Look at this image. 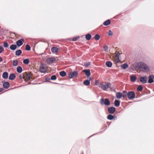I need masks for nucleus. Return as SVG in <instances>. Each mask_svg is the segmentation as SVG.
I'll use <instances>...</instances> for the list:
<instances>
[{"instance_id": "obj_24", "label": "nucleus", "mask_w": 154, "mask_h": 154, "mask_svg": "<svg viewBox=\"0 0 154 154\" xmlns=\"http://www.w3.org/2000/svg\"><path fill=\"white\" fill-rule=\"evenodd\" d=\"M17 48V46L15 45H11L10 47V48L12 50H14Z\"/></svg>"}, {"instance_id": "obj_17", "label": "nucleus", "mask_w": 154, "mask_h": 154, "mask_svg": "<svg viewBox=\"0 0 154 154\" xmlns=\"http://www.w3.org/2000/svg\"><path fill=\"white\" fill-rule=\"evenodd\" d=\"M58 48L56 47H52L51 48V51L53 53L57 52L58 51Z\"/></svg>"}, {"instance_id": "obj_44", "label": "nucleus", "mask_w": 154, "mask_h": 154, "mask_svg": "<svg viewBox=\"0 0 154 154\" xmlns=\"http://www.w3.org/2000/svg\"><path fill=\"white\" fill-rule=\"evenodd\" d=\"M19 78L20 79H24L25 77L23 76V75H20L19 76Z\"/></svg>"}, {"instance_id": "obj_40", "label": "nucleus", "mask_w": 154, "mask_h": 154, "mask_svg": "<svg viewBox=\"0 0 154 154\" xmlns=\"http://www.w3.org/2000/svg\"><path fill=\"white\" fill-rule=\"evenodd\" d=\"M90 62H85L84 63V65L85 66L87 67L90 65Z\"/></svg>"}, {"instance_id": "obj_2", "label": "nucleus", "mask_w": 154, "mask_h": 154, "mask_svg": "<svg viewBox=\"0 0 154 154\" xmlns=\"http://www.w3.org/2000/svg\"><path fill=\"white\" fill-rule=\"evenodd\" d=\"M137 65L140 68H142L146 70H149V67L143 62H138L137 63Z\"/></svg>"}, {"instance_id": "obj_12", "label": "nucleus", "mask_w": 154, "mask_h": 154, "mask_svg": "<svg viewBox=\"0 0 154 154\" xmlns=\"http://www.w3.org/2000/svg\"><path fill=\"white\" fill-rule=\"evenodd\" d=\"M3 86L5 88L8 89L10 86V84L8 82H4L3 84Z\"/></svg>"}, {"instance_id": "obj_51", "label": "nucleus", "mask_w": 154, "mask_h": 154, "mask_svg": "<svg viewBox=\"0 0 154 154\" xmlns=\"http://www.w3.org/2000/svg\"><path fill=\"white\" fill-rule=\"evenodd\" d=\"M95 134H93V135H91V136H90L89 137H91L93 135Z\"/></svg>"}, {"instance_id": "obj_26", "label": "nucleus", "mask_w": 154, "mask_h": 154, "mask_svg": "<svg viewBox=\"0 0 154 154\" xmlns=\"http://www.w3.org/2000/svg\"><path fill=\"white\" fill-rule=\"evenodd\" d=\"M114 118V116L112 115V114H110L108 115L107 116V119L109 120H112Z\"/></svg>"}, {"instance_id": "obj_39", "label": "nucleus", "mask_w": 154, "mask_h": 154, "mask_svg": "<svg viewBox=\"0 0 154 154\" xmlns=\"http://www.w3.org/2000/svg\"><path fill=\"white\" fill-rule=\"evenodd\" d=\"M79 38V36H77L76 37H74L72 38V40L73 41H76L77 39H78Z\"/></svg>"}, {"instance_id": "obj_32", "label": "nucleus", "mask_w": 154, "mask_h": 154, "mask_svg": "<svg viewBox=\"0 0 154 154\" xmlns=\"http://www.w3.org/2000/svg\"><path fill=\"white\" fill-rule=\"evenodd\" d=\"M143 88L141 85H138L137 88V90L138 91H141L143 89Z\"/></svg>"}, {"instance_id": "obj_29", "label": "nucleus", "mask_w": 154, "mask_h": 154, "mask_svg": "<svg viewBox=\"0 0 154 154\" xmlns=\"http://www.w3.org/2000/svg\"><path fill=\"white\" fill-rule=\"evenodd\" d=\"M128 66V64L126 63H125L123 64H122L121 66V68L123 69H125L127 68Z\"/></svg>"}, {"instance_id": "obj_18", "label": "nucleus", "mask_w": 154, "mask_h": 154, "mask_svg": "<svg viewBox=\"0 0 154 154\" xmlns=\"http://www.w3.org/2000/svg\"><path fill=\"white\" fill-rule=\"evenodd\" d=\"M8 73L7 72H5L3 73L2 76V78L4 79H7L8 78Z\"/></svg>"}, {"instance_id": "obj_6", "label": "nucleus", "mask_w": 154, "mask_h": 154, "mask_svg": "<svg viewBox=\"0 0 154 154\" xmlns=\"http://www.w3.org/2000/svg\"><path fill=\"white\" fill-rule=\"evenodd\" d=\"M139 79L140 82L144 84L147 82L148 78L146 76H143L140 77L139 78Z\"/></svg>"}, {"instance_id": "obj_7", "label": "nucleus", "mask_w": 154, "mask_h": 154, "mask_svg": "<svg viewBox=\"0 0 154 154\" xmlns=\"http://www.w3.org/2000/svg\"><path fill=\"white\" fill-rule=\"evenodd\" d=\"M56 60V59L54 57H49L46 59V63L48 64L53 63Z\"/></svg>"}, {"instance_id": "obj_30", "label": "nucleus", "mask_w": 154, "mask_h": 154, "mask_svg": "<svg viewBox=\"0 0 154 154\" xmlns=\"http://www.w3.org/2000/svg\"><path fill=\"white\" fill-rule=\"evenodd\" d=\"M106 65L108 67H110L112 65V63L111 61H107L106 63Z\"/></svg>"}, {"instance_id": "obj_33", "label": "nucleus", "mask_w": 154, "mask_h": 154, "mask_svg": "<svg viewBox=\"0 0 154 154\" xmlns=\"http://www.w3.org/2000/svg\"><path fill=\"white\" fill-rule=\"evenodd\" d=\"M127 91H123L122 96V97L123 98H125L127 97Z\"/></svg>"}, {"instance_id": "obj_35", "label": "nucleus", "mask_w": 154, "mask_h": 154, "mask_svg": "<svg viewBox=\"0 0 154 154\" xmlns=\"http://www.w3.org/2000/svg\"><path fill=\"white\" fill-rule=\"evenodd\" d=\"M26 49L25 50H26V51H30L31 50V47L30 46L28 45V44H27L26 45Z\"/></svg>"}, {"instance_id": "obj_22", "label": "nucleus", "mask_w": 154, "mask_h": 154, "mask_svg": "<svg viewBox=\"0 0 154 154\" xmlns=\"http://www.w3.org/2000/svg\"><path fill=\"white\" fill-rule=\"evenodd\" d=\"M120 104V101L118 100H115L114 101V104L116 106H119Z\"/></svg>"}, {"instance_id": "obj_43", "label": "nucleus", "mask_w": 154, "mask_h": 154, "mask_svg": "<svg viewBox=\"0 0 154 154\" xmlns=\"http://www.w3.org/2000/svg\"><path fill=\"white\" fill-rule=\"evenodd\" d=\"M108 35L109 36H111L113 35L112 32L110 30H109Z\"/></svg>"}, {"instance_id": "obj_25", "label": "nucleus", "mask_w": 154, "mask_h": 154, "mask_svg": "<svg viewBox=\"0 0 154 154\" xmlns=\"http://www.w3.org/2000/svg\"><path fill=\"white\" fill-rule=\"evenodd\" d=\"M17 71L19 73H21L23 71V69L21 66H18L17 68Z\"/></svg>"}, {"instance_id": "obj_36", "label": "nucleus", "mask_w": 154, "mask_h": 154, "mask_svg": "<svg viewBox=\"0 0 154 154\" xmlns=\"http://www.w3.org/2000/svg\"><path fill=\"white\" fill-rule=\"evenodd\" d=\"M18 60H14L13 62V65L14 66H16L17 65Z\"/></svg>"}, {"instance_id": "obj_10", "label": "nucleus", "mask_w": 154, "mask_h": 154, "mask_svg": "<svg viewBox=\"0 0 154 154\" xmlns=\"http://www.w3.org/2000/svg\"><path fill=\"white\" fill-rule=\"evenodd\" d=\"M148 82L151 83L154 82V76L153 75H149L148 76Z\"/></svg>"}, {"instance_id": "obj_15", "label": "nucleus", "mask_w": 154, "mask_h": 154, "mask_svg": "<svg viewBox=\"0 0 154 154\" xmlns=\"http://www.w3.org/2000/svg\"><path fill=\"white\" fill-rule=\"evenodd\" d=\"M26 79L28 80H30L31 79H32V77L31 76V74L29 73L26 72Z\"/></svg>"}, {"instance_id": "obj_38", "label": "nucleus", "mask_w": 154, "mask_h": 154, "mask_svg": "<svg viewBox=\"0 0 154 154\" xmlns=\"http://www.w3.org/2000/svg\"><path fill=\"white\" fill-rule=\"evenodd\" d=\"M3 46L4 48H7L8 46V45L6 42H5L3 43Z\"/></svg>"}, {"instance_id": "obj_52", "label": "nucleus", "mask_w": 154, "mask_h": 154, "mask_svg": "<svg viewBox=\"0 0 154 154\" xmlns=\"http://www.w3.org/2000/svg\"><path fill=\"white\" fill-rule=\"evenodd\" d=\"M34 84V83H33L32 84L33 85H34V84Z\"/></svg>"}, {"instance_id": "obj_49", "label": "nucleus", "mask_w": 154, "mask_h": 154, "mask_svg": "<svg viewBox=\"0 0 154 154\" xmlns=\"http://www.w3.org/2000/svg\"><path fill=\"white\" fill-rule=\"evenodd\" d=\"M3 61V59L2 58L0 57V62H2Z\"/></svg>"}, {"instance_id": "obj_3", "label": "nucleus", "mask_w": 154, "mask_h": 154, "mask_svg": "<svg viewBox=\"0 0 154 154\" xmlns=\"http://www.w3.org/2000/svg\"><path fill=\"white\" fill-rule=\"evenodd\" d=\"M100 103L101 105L104 104L105 105L108 106L110 104V101L107 98L104 99L102 98L100 100Z\"/></svg>"}, {"instance_id": "obj_13", "label": "nucleus", "mask_w": 154, "mask_h": 154, "mask_svg": "<svg viewBox=\"0 0 154 154\" xmlns=\"http://www.w3.org/2000/svg\"><path fill=\"white\" fill-rule=\"evenodd\" d=\"M91 80V78H89V80H86L83 82L84 84L86 86H88L90 84V80Z\"/></svg>"}, {"instance_id": "obj_11", "label": "nucleus", "mask_w": 154, "mask_h": 154, "mask_svg": "<svg viewBox=\"0 0 154 154\" xmlns=\"http://www.w3.org/2000/svg\"><path fill=\"white\" fill-rule=\"evenodd\" d=\"M83 71L85 72V75L87 77H89L91 74L90 69H84Z\"/></svg>"}, {"instance_id": "obj_48", "label": "nucleus", "mask_w": 154, "mask_h": 154, "mask_svg": "<svg viewBox=\"0 0 154 154\" xmlns=\"http://www.w3.org/2000/svg\"><path fill=\"white\" fill-rule=\"evenodd\" d=\"M4 90V88H0V92L1 91H2Z\"/></svg>"}, {"instance_id": "obj_41", "label": "nucleus", "mask_w": 154, "mask_h": 154, "mask_svg": "<svg viewBox=\"0 0 154 154\" xmlns=\"http://www.w3.org/2000/svg\"><path fill=\"white\" fill-rule=\"evenodd\" d=\"M4 49L3 48V47L0 45V53H1L2 52L4 51Z\"/></svg>"}, {"instance_id": "obj_37", "label": "nucleus", "mask_w": 154, "mask_h": 154, "mask_svg": "<svg viewBox=\"0 0 154 154\" xmlns=\"http://www.w3.org/2000/svg\"><path fill=\"white\" fill-rule=\"evenodd\" d=\"M50 78L51 80H55L57 79V76L55 75H53Z\"/></svg>"}, {"instance_id": "obj_5", "label": "nucleus", "mask_w": 154, "mask_h": 154, "mask_svg": "<svg viewBox=\"0 0 154 154\" xmlns=\"http://www.w3.org/2000/svg\"><path fill=\"white\" fill-rule=\"evenodd\" d=\"M78 71H74L73 72H69V77L70 79H72L74 77H76L78 76Z\"/></svg>"}, {"instance_id": "obj_9", "label": "nucleus", "mask_w": 154, "mask_h": 154, "mask_svg": "<svg viewBox=\"0 0 154 154\" xmlns=\"http://www.w3.org/2000/svg\"><path fill=\"white\" fill-rule=\"evenodd\" d=\"M116 111V109L114 107L111 106L108 108V112L110 114H113Z\"/></svg>"}, {"instance_id": "obj_1", "label": "nucleus", "mask_w": 154, "mask_h": 154, "mask_svg": "<svg viewBox=\"0 0 154 154\" xmlns=\"http://www.w3.org/2000/svg\"><path fill=\"white\" fill-rule=\"evenodd\" d=\"M111 85V84L110 83H107L105 85H104L102 84H100L99 87L101 88L104 91H106L107 89L109 88Z\"/></svg>"}, {"instance_id": "obj_34", "label": "nucleus", "mask_w": 154, "mask_h": 154, "mask_svg": "<svg viewBox=\"0 0 154 154\" xmlns=\"http://www.w3.org/2000/svg\"><path fill=\"white\" fill-rule=\"evenodd\" d=\"M94 38L96 40L98 41L100 39V36L98 34H96L95 35Z\"/></svg>"}, {"instance_id": "obj_21", "label": "nucleus", "mask_w": 154, "mask_h": 154, "mask_svg": "<svg viewBox=\"0 0 154 154\" xmlns=\"http://www.w3.org/2000/svg\"><path fill=\"white\" fill-rule=\"evenodd\" d=\"M122 96V94L120 92H118L116 93V97L117 99H119Z\"/></svg>"}, {"instance_id": "obj_4", "label": "nucleus", "mask_w": 154, "mask_h": 154, "mask_svg": "<svg viewBox=\"0 0 154 154\" xmlns=\"http://www.w3.org/2000/svg\"><path fill=\"white\" fill-rule=\"evenodd\" d=\"M127 96L129 100H132L135 98V94L133 91H130L128 92Z\"/></svg>"}, {"instance_id": "obj_23", "label": "nucleus", "mask_w": 154, "mask_h": 154, "mask_svg": "<svg viewBox=\"0 0 154 154\" xmlns=\"http://www.w3.org/2000/svg\"><path fill=\"white\" fill-rule=\"evenodd\" d=\"M59 74L61 76L64 77L66 76V73L65 71H63L60 72Z\"/></svg>"}, {"instance_id": "obj_46", "label": "nucleus", "mask_w": 154, "mask_h": 154, "mask_svg": "<svg viewBox=\"0 0 154 154\" xmlns=\"http://www.w3.org/2000/svg\"><path fill=\"white\" fill-rule=\"evenodd\" d=\"M99 84V82L97 80H95V85H97Z\"/></svg>"}, {"instance_id": "obj_47", "label": "nucleus", "mask_w": 154, "mask_h": 154, "mask_svg": "<svg viewBox=\"0 0 154 154\" xmlns=\"http://www.w3.org/2000/svg\"><path fill=\"white\" fill-rule=\"evenodd\" d=\"M120 54L119 52L118 53V54H116V55H115V57H118L119 55Z\"/></svg>"}, {"instance_id": "obj_8", "label": "nucleus", "mask_w": 154, "mask_h": 154, "mask_svg": "<svg viewBox=\"0 0 154 154\" xmlns=\"http://www.w3.org/2000/svg\"><path fill=\"white\" fill-rule=\"evenodd\" d=\"M24 42V40L23 38H21L17 40L16 42V45L18 47H20L23 45Z\"/></svg>"}, {"instance_id": "obj_28", "label": "nucleus", "mask_w": 154, "mask_h": 154, "mask_svg": "<svg viewBox=\"0 0 154 154\" xmlns=\"http://www.w3.org/2000/svg\"><path fill=\"white\" fill-rule=\"evenodd\" d=\"M85 38L87 40H90L91 38V35L90 34L88 33L85 35Z\"/></svg>"}, {"instance_id": "obj_42", "label": "nucleus", "mask_w": 154, "mask_h": 154, "mask_svg": "<svg viewBox=\"0 0 154 154\" xmlns=\"http://www.w3.org/2000/svg\"><path fill=\"white\" fill-rule=\"evenodd\" d=\"M104 50L105 51H107L108 50V46H105L103 47Z\"/></svg>"}, {"instance_id": "obj_31", "label": "nucleus", "mask_w": 154, "mask_h": 154, "mask_svg": "<svg viewBox=\"0 0 154 154\" xmlns=\"http://www.w3.org/2000/svg\"><path fill=\"white\" fill-rule=\"evenodd\" d=\"M23 63L25 64H28L29 62V59L26 58L24 59L23 61Z\"/></svg>"}, {"instance_id": "obj_20", "label": "nucleus", "mask_w": 154, "mask_h": 154, "mask_svg": "<svg viewBox=\"0 0 154 154\" xmlns=\"http://www.w3.org/2000/svg\"><path fill=\"white\" fill-rule=\"evenodd\" d=\"M111 23V22L109 19H108L104 21L103 24L105 26H107L109 25Z\"/></svg>"}, {"instance_id": "obj_27", "label": "nucleus", "mask_w": 154, "mask_h": 154, "mask_svg": "<svg viewBox=\"0 0 154 154\" xmlns=\"http://www.w3.org/2000/svg\"><path fill=\"white\" fill-rule=\"evenodd\" d=\"M22 53V51L20 49H19L16 51L15 55L17 56H19Z\"/></svg>"}, {"instance_id": "obj_45", "label": "nucleus", "mask_w": 154, "mask_h": 154, "mask_svg": "<svg viewBox=\"0 0 154 154\" xmlns=\"http://www.w3.org/2000/svg\"><path fill=\"white\" fill-rule=\"evenodd\" d=\"M51 80V78H46L45 79L46 82H50V80Z\"/></svg>"}, {"instance_id": "obj_19", "label": "nucleus", "mask_w": 154, "mask_h": 154, "mask_svg": "<svg viewBox=\"0 0 154 154\" xmlns=\"http://www.w3.org/2000/svg\"><path fill=\"white\" fill-rule=\"evenodd\" d=\"M136 79L137 78L135 75H132L131 76L130 80L131 82H134L136 81Z\"/></svg>"}, {"instance_id": "obj_14", "label": "nucleus", "mask_w": 154, "mask_h": 154, "mask_svg": "<svg viewBox=\"0 0 154 154\" xmlns=\"http://www.w3.org/2000/svg\"><path fill=\"white\" fill-rule=\"evenodd\" d=\"M39 70L40 72L42 73H45L47 72V70L46 68L43 66H42L41 67L40 66Z\"/></svg>"}, {"instance_id": "obj_50", "label": "nucleus", "mask_w": 154, "mask_h": 154, "mask_svg": "<svg viewBox=\"0 0 154 154\" xmlns=\"http://www.w3.org/2000/svg\"><path fill=\"white\" fill-rule=\"evenodd\" d=\"M52 83H54V84H58V83H54V82H52Z\"/></svg>"}, {"instance_id": "obj_16", "label": "nucleus", "mask_w": 154, "mask_h": 154, "mask_svg": "<svg viewBox=\"0 0 154 154\" xmlns=\"http://www.w3.org/2000/svg\"><path fill=\"white\" fill-rule=\"evenodd\" d=\"M16 77V75L14 74H10L9 76V79L11 80H13Z\"/></svg>"}]
</instances>
